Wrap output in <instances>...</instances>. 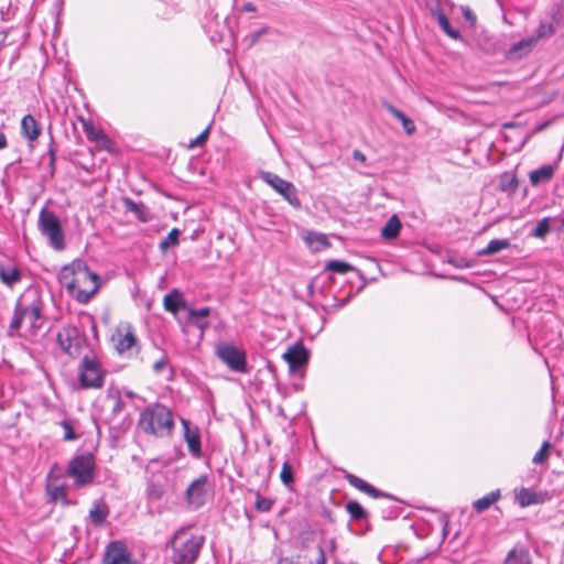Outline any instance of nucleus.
<instances>
[{
    "label": "nucleus",
    "mask_w": 564,
    "mask_h": 564,
    "mask_svg": "<svg viewBox=\"0 0 564 564\" xmlns=\"http://www.w3.org/2000/svg\"><path fill=\"white\" fill-rule=\"evenodd\" d=\"M45 321L44 301L41 292L35 288L26 289L17 300L11 318L8 336L19 335L23 323L29 326L31 334H36L42 328Z\"/></svg>",
    "instance_id": "nucleus-1"
},
{
    "label": "nucleus",
    "mask_w": 564,
    "mask_h": 564,
    "mask_svg": "<svg viewBox=\"0 0 564 564\" xmlns=\"http://www.w3.org/2000/svg\"><path fill=\"white\" fill-rule=\"evenodd\" d=\"M167 365L169 358L165 352H162L161 358L153 364V370L154 372L160 373Z\"/></svg>",
    "instance_id": "nucleus-47"
},
{
    "label": "nucleus",
    "mask_w": 564,
    "mask_h": 564,
    "mask_svg": "<svg viewBox=\"0 0 564 564\" xmlns=\"http://www.w3.org/2000/svg\"><path fill=\"white\" fill-rule=\"evenodd\" d=\"M209 135V127H207L204 131L200 132L194 140L191 141L189 147L194 148L203 144Z\"/></svg>",
    "instance_id": "nucleus-46"
},
{
    "label": "nucleus",
    "mask_w": 564,
    "mask_h": 564,
    "mask_svg": "<svg viewBox=\"0 0 564 564\" xmlns=\"http://www.w3.org/2000/svg\"><path fill=\"white\" fill-rule=\"evenodd\" d=\"M555 220H557L560 223L557 229L561 230L564 228V217L562 218H555Z\"/></svg>",
    "instance_id": "nucleus-56"
},
{
    "label": "nucleus",
    "mask_w": 564,
    "mask_h": 564,
    "mask_svg": "<svg viewBox=\"0 0 564 564\" xmlns=\"http://www.w3.org/2000/svg\"><path fill=\"white\" fill-rule=\"evenodd\" d=\"M401 221L397 215H392L381 229V236L384 239H394L399 236Z\"/></svg>",
    "instance_id": "nucleus-31"
},
{
    "label": "nucleus",
    "mask_w": 564,
    "mask_h": 564,
    "mask_svg": "<svg viewBox=\"0 0 564 564\" xmlns=\"http://www.w3.org/2000/svg\"><path fill=\"white\" fill-rule=\"evenodd\" d=\"M261 180L270 185L276 193H279L292 207L300 209L302 207L301 199L297 195V189L293 183L280 177L272 172H261Z\"/></svg>",
    "instance_id": "nucleus-8"
},
{
    "label": "nucleus",
    "mask_w": 564,
    "mask_h": 564,
    "mask_svg": "<svg viewBox=\"0 0 564 564\" xmlns=\"http://www.w3.org/2000/svg\"><path fill=\"white\" fill-rule=\"evenodd\" d=\"M8 147V140L3 132H0V150Z\"/></svg>",
    "instance_id": "nucleus-54"
},
{
    "label": "nucleus",
    "mask_w": 564,
    "mask_h": 564,
    "mask_svg": "<svg viewBox=\"0 0 564 564\" xmlns=\"http://www.w3.org/2000/svg\"><path fill=\"white\" fill-rule=\"evenodd\" d=\"M42 128L32 115H25L21 120V134L31 144L40 138Z\"/></svg>",
    "instance_id": "nucleus-18"
},
{
    "label": "nucleus",
    "mask_w": 564,
    "mask_h": 564,
    "mask_svg": "<svg viewBox=\"0 0 564 564\" xmlns=\"http://www.w3.org/2000/svg\"><path fill=\"white\" fill-rule=\"evenodd\" d=\"M268 31H269V28H268V26H263V28H261L260 30H258V31H256V32L251 33V34H250V45H253L254 43H257V42L259 41V39H260L263 34L268 33Z\"/></svg>",
    "instance_id": "nucleus-48"
},
{
    "label": "nucleus",
    "mask_w": 564,
    "mask_h": 564,
    "mask_svg": "<svg viewBox=\"0 0 564 564\" xmlns=\"http://www.w3.org/2000/svg\"><path fill=\"white\" fill-rule=\"evenodd\" d=\"M99 276L86 264L65 265L59 273V282L68 293L82 304H87L99 290Z\"/></svg>",
    "instance_id": "nucleus-2"
},
{
    "label": "nucleus",
    "mask_w": 564,
    "mask_h": 564,
    "mask_svg": "<svg viewBox=\"0 0 564 564\" xmlns=\"http://www.w3.org/2000/svg\"><path fill=\"white\" fill-rule=\"evenodd\" d=\"M215 354L230 370L240 373L247 372L246 354L235 345L221 343L217 345Z\"/></svg>",
    "instance_id": "nucleus-9"
},
{
    "label": "nucleus",
    "mask_w": 564,
    "mask_h": 564,
    "mask_svg": "<svg viewBox=\"0 0 564 564\" xmlns=\"http://www.w3.org/2000/svg\"><path fill=\"white\" fill-rule=\"evenodd\" d=\"M516 499L521 507H528L541 502L539 495L528 488H521L516 494Z\"/></svg>",
    "instance_id": "nucleus-32"
},
{
    "label": "nucleus",
    "mask_w": 564,
    "mask_h": 564,
    "mask_svg": "<svg viewBox=\"0 0 564 564\" xmlns=\"http://www.w3.org/2000/svg\"><path fill=\"white\" fill-rule=\"evenodd\" d=\"M109 399L112 400V409H111V416L109 419H107V423L110 425L111 433L119 434L120 432H122L124 430L126 424H124V422H122L120 424V427H117L113 423H115L116 417L122 413V411L126 406V403L121 399L119 393H117L115 395L110 394Z\"/></svg>",
    "instance_id": "nucleus-20"
},
{
    "label": "nucleus",
    "mask_w": 564,
    "mask_h": 564,
    "mask_svg": "<svg viewBox=\"0 0 564 564\" xmlns=\"http://www.w3.org/2000/svg\"><path fill=\"white\" fill-rule=\"evenodd\" d=\"M139 426L147 434L158 437L167 436L174 427L172 412L160 403L150 405L141 412Z\"/></svg>",
    "instance_id": "nucleus-4"
},
{
    "label": "nucleus",
    "mask_w": 564,
    "mask_h": 564,
    "mask_svg": "<svg viewBox=\"0 0 564 564\" xmlns=\"http://www.w3.org/2000/svg\"><path fill=\"white\" fill-rule=\"evenodd\" d=\"M37 227L55 250L65 249V236L59 218L53 210L43 207L39 214Z\"/></svg>",
    "instance_id": "nucleus-6"
},
{
    "label": "nucleus",
    "mask_w": 564,
    "mask_h": 564,
    "mask_svg": "<svg viewBox=\"0 0 564 564\" xmlns=\"http://www.w3.org/2000/svg\"><path fill=\"white\" fill-rule=\"evenodd\" d=\"M498 188L501 192L513 193L518 188V180L514 173L505 172L499 177Z\"/></svg>",
    "instance_id": "nucleus-33"
},
{
    "label": "nucleus",
    "mask_w": 564,
    "mask_h": 564,
    "mask_svg": "<svg viewBox=\"0 0 564 564\" xmlns=\"http://www.w3.org/2000/svg\"><path fill=\"white\" fill-rule=\"evenodd\" d=\"M122 204L126 210L134 214L141 223H147L150 220L149 210L142 202L137 203L130 197H123Z\"/></svg>",
    "instance_id": "nucleus-24"
},
{
    "label": "nucleus",
    "mask_w": 564,
    "mask_h": 564,
    "mask_svg": "<svg viewBox=\"0 0 564 564\" xmlns=\"http://www.w3.org/2000/svg\"><path fill=\"white\" fill-rule=\"evenodd\" d=\"M181 231L177 228H173L165 239L160 242V250L165 252L169 248L178 245V237Z\"/></svg>",
    "instance_id": "nucleus-39"
},
{
    "label": "nucleus",
    "mask_w": 564,
    "mask_h": 564,
    "mask_svg": "<svg viewBox=\"0 0 564 564\" xmlns=\"http://www.w3.org/2000/svg\"><path fill=\"white\" fill-rule=\"evenodd\" d=\"M78 380L83 389H100L105 384L101 362L95 355H85L79 364Z\"/></svg>",
    "instance_id": "nucleus-7"
},
{
    "label": "nucleus",
    "mask_w": 564,
    "mask_h": 564,
    "mask_svg": "<svg viewBox=\"0 0 564 564\" xmlns=\"http://www.w3.org/2000/svg\"><path fill=\"white\" fill-rule=\"evenodd\" d=\"M109 513L110 509L104 500H95L91 509L89 510V520L95 527H102L106 523Z\"/></svg>",
    "instance_id": "nucleus-19"
},
{
    "label": "nucleus",
    "mask_w": 564,
    "mask_h": 564,
    "mask_svg": "<svg viewBox=\"0 0 564 564\" xmlns=\"http://www.w3.org/2000/svg\"><path fill=\"white\" fill-rule=\"evenodd\" d=\"M510 247L508 239H492L486 248L478 251V256H489Z\"/></svg>",
    "instance_id": "nucleus-35"
},
{
    "label": "nucleus",
    "mask_w": 564,
    "mask_h": 564,
    "mask_svg": "<svg viewBox=\"0 0 564 564\" xmlns=\"http://www.w3.org/2000/svg\"><path fill=\"white\" fill-rule=\"evenodd\" d=\"M550 447L551 444L547 441L543 442L541 448L533 456L532 462L534 464H543L549 457Z\"/></svg>",
    "instance_id": "nucleus-44"
},
{
    "label": "nucleus",
    "mask_w": 564,
    "mask_h": 564,
    "mask_svg": "<svg viewBox=\"0 0 564 564\" xmlns=\"http://www.w3.org/2000/svg\"><path fill=\"white\" fill-rule=\"evenodd\" d=\"M59 425L64 430V436H63L64 441L69 442V441H75L78 438V435L75 433V429H74L72 421L63 420L59 422Z\"/></svg>",
    "instance_id": "nucleus-43"
},
{
    "label": "nucleus",
    "mask_w": 564,
    "mask_h": 564,
    "mask_svg": "<svg viewBox=\"0 0 564 564\" xmlns=\"http://www.w3.org/2000/svg\"><path fill=\"white\" fill-rule=\"evenodd\" d=\"M208 476L203 475L193 480L185 491V498L188 505L195 508L202 507L206 501Z\"/></svg>",
    "instance_id": "nucleus-13"
},
{
    "label": "nucleus",
    "mask_w": 564,
    "mask_h": 564,
    "mask_svg": "<svg viewBox=\"0 0 564 564\" xmlns=\"http://www.w3.org/2000/svg\"><path fill=\"white\" fill-rule=\"evenodd\" d=\"M434 15L436 17V20H437V23L440 25V28L452 39L454 40H459L462 36H460V33L458 30H455L449 24V21L448 19L446 18V15L444 14L443 11L441 10H437L436 12H434Z\"/></svg>",
    "instance_id": "nucleus-34"
},
{
    "label": "nucleus",
    "mask_w": 564,
    "mask_h": 564,
    "mask_svg": "<svg viewBox=\"0 0 564 564\" xmlns=\"http://www.w3.org/2000/svg\"><path fill=\"white\" fill-rule=\"evenodd\" d=\"M205 543V536L188 529L177 530L171 540L173 564H195Z\"/></svg>",
    "instance_id": "nucleus-3"
},
{
    "label": "nucleus",
    "mask_w": 564,
    "mask_h": 564,
    "mask_svg": "<svg viewBox=\"0 0 564 564\" xmlns=\"http://www.w3.org/2000/svg\"><path fill=\"white\" fill-rule=\"evenodd\" d=\"M65 474L73 479L75 488H85L95 484L96 457L93 453L84 452L74 455L67 463Z\"/></svg>",
    "instance_id": "nucleus-5"
},
{
    "label": "nucleus",
    "mask_w": 564,
    "mask_h": 564,
    "mask_svg": "<svg viewBox=\"0 0 564 564\" xmlns=\"http://www.w3.org/2000/svg\"><path fill=\"white\" fill-rule=\"evenodd\" d=\"M82 289H89V283H80Z\"/></svg>",
    "instance_id": "nucleus-59"
},
{
    "label": "nucleus",
    "mask_w": 564,
    "mask_h": 564,
    "mask_svg": "<svg viewBox=\"0 0 564 564\" xmlns=\"http://www.w3.org/2000/svg\"><path fill=\"white\" fill-rule=\"evenodd\" d=\"M57 343L64 352L72 358H77L82 354L85 338L79 334L76 327H65L58 332Z\"/></svg>",
    "instance_id": "nucleus-11"
},
{
    "label": "nucleus",
    "mask_w": 564,
    "mask_h": 564,
    "mask_svg": "<svg viewBox=\"0 0 564 564\" xmlns=\"http://www.w3.org/2000/svg\"><path fill=\"white\" fill-rule=\"evenodd\" d=\"M463 14L466 21L470 22L471 24H475L476 22V15L473 13V11L469 8H465L463 10Z\"/></svg>",
    "instance_id": "nucleus-49"
},
{
    "label": "nucleus",
    "mask_w": 564,
    "mask_h": 564,
    "mask_svg": "<svg viewBox=\"0 0 564 564\" xmlns=\"http://www.w3.org/2000/svg\"><path fill=\"white\" fill-rule=\"evenodd\" d=\"M536 45L534 40L527 37L521 39L517 43L512 44L510 48L505 52V58L507 61H519L528 56Z\"/></svg>",
    "instance_id": "nucleus-17"
},
{
    "label": "nucleus",
    "mask_w": 564,
    "mask_h": 564,
    "mask_svg": "<svg viewBox=\"0 0 564 564\" xmlns=\"http://www.w3.org/2000/svg\"><path fill=\"white\" fill-rule=\"evenodd\" d=\"M22 279V273L17 265H4L0 264V281L12 288L14 284L20 282Z\"/></svg>",
    "instance_id": "nucleus-25"
},
{
    "label": "nucleus",
    "mask_w": 564,
    "mask_h": 564,
    "mask_svg": "<svg viewBox=\"0 0 564 564\" xmlns=\"http://www.w3.org/2000/svg\"><path fill=\"white\" fill-rule=\"evenodd\" d=\"M346 511L349 513L352 520H365L368 518V512L365 508L356 500H349L346 506Z\"/></svg>",
    "instance_id": "nucleus-37"
},
{
    "label": "nucleus",
    "mask_w": 564,
    "mask_h": 564,
    "mask_svg": "<svg viewBox=\"0 0 564 564\" xmlns=\"http://www.w3.org/2000/svg\"><path fill=\"white\" fill-rule=\"evenodd\" d=\"M308 350L301 343L291 346L283 355L292 372L305 366L308 362Z\"/></svg>",
    "instance_id": "nucleus-15"
},
{
    "label": "nucleus",
    "mask_w": 564,
    "mask_h": 564,
    "mask_svg": "<svg viewBox=\"0 0 564 564\" xmlns=\"http://www.w3.org/2000/svg\"><path fill=\"white\" fill-rule=\"evenodd\" d=\"M164 308L171 313H177L181 308L185 307L183 295L178 290H172L163 299Z\"/></svg>",
    "instance_id": "nucleus-26"
},
{
    "label": "nucleus",
    "mask_w": 564,
    "mask_h": 564,
    "mask_svg": "<svg viewBox=\"0 0 564 564\" xmlns=\"http://www.w3.org/2000/svg\"><path fill=\"white\" fill-rule=\"evenodd\" d=\"M554 33H555V26L552 22L541 21L536 29L535 35L530 36V39H533L534 44L536 45L540 40L549 39Z\"/></svg>",
    "instance_id": "nucleus-36"
},
{
    "label": "nucleus",
    "mask_w": 564,
    "mask_h": 564,
    "mask_svg": "<svg viewBox=\"0 0 564 564\" xmlns=\"http://www.w3.org/2000/svg\"><path fill=\"white\" fill-rule=\"evenodd\" d=\"M345 479L348 481L349 485H351L352 487L357 488L358 490L371 496L372 498L388 497L387 494L372 487L367 481L362 480L361 478L357 477L356 475L346 474Z\"/></svg>",
    "instance_id": "nucleus-21"
},
{
    "label": "nucleus",
    "mask_w": 564,
    "mask_h": 564,
    "mask_svg": "<svg viewBox=\"0 0 564 564\" xmlns=\"http://www.w3.org/2000/svg\"><path fill=\"white\" fill-rule=\"evenodd\" d=\"M184 427V437L187 443L188 452L196 458L202 456V444L199 431L196 426L191 427V423L187 420H182Z\"/></svg>",
    "instance_id": "nucleus-16"
},
{
    "label": "nucleus",
    "mask_w": 564,
    "mask_h": 564,
    "mask_svg": "<svg viewBox=\"0 0 564 564\" xmlns=\"http://www.w3.org/2000/svg\"><path fill=\"white\" fill-rule=\"evenodd\" d=\"M318 557L316 558V564H326L325 551L322 545L317 546Z\"/></svg>",
    "instance_id": "nucleus-50"
},
{
    "label": "nucleus",
    "mask_w": 564,
    "mask_h": 564,
    "mask_svg": "<svg viewBox=\"0 0 564 564\" xmlns=\"http://www.w3.org/2000/svg\"><path fill=\"white\" fill-rule=\"evenodd\" d=\"M501 497L500 490H494L487 494L486 496L475 500L473 502V508L477 513H482L488 510L494 503H496Z\"/></svg>",
    "instance_id": "nucleus-28"
},
{
    "label": "nucleus",
    "mask_w": 564,
    "mask_h": 564,
    "mask_svg": "<svg viewBox=\"0 0 564 564\" xmlns=\"http://www.w3.org/2000/svg\"><path fill=\"white\" fill-rule=\"evenodd\" d=\"M84 131L88 141H95L102 149H108L110 140L101 130L95 128L91 122H84Z\"/></svg>",
    "instance_id": "nucleus-27"
},
{
    "label": "nucleus",
    "mask_w": 564,
    "mask_h": 564,
    "mask_svg": "<svg viewBox=\"0 0 564 564\" xmlns=\"http://www.w3.org/2000/svg\"><path fill=\"white\" fill-rule=\"evenodd\" d=\"M163 492H164V490H163L162 486L153 484V482H151L147 489L148 498L153 501L160 500L163 496Z\"/></svg>",
    "instance_id": "nucleus-45"
},
{
    "label": "nucleus",
    "mask_w": 564,
    "mask_h": 564,
    "mask_svg": "<svg viewBox=\"0 0 564 564\" xmlns=\"http://www.w3.org/2000/svg\"><path fill=\"white\" fill-rule=\"evenodd\" d=\"M111 339L116 350L120 355H124L133 348H135L137 351L139 350V340L130 324L118 326Z\"/></svg>",
    "instance_id": "nucleus-12"
},
{
    "label": "nucleus",
    "mask_w": 564,
    "mask_h": 564,
    "mask_svg": "<svg viewBox=\"0 0 564 564\" xmlns=\"http://www.w3.org/2000/svg\"><path fill=\"white\" fill-rule=\"evenodd\" d=\"M8 39V31H0V51L6 46Z\"/></svg>",
    "instance_id": "nucleus-52"
},
{
    "label": "nucleus",
    "mask_w": 564,
    "mask_h": 564,
    "mask_svg": "<svg viewBox=\"0 0 564 564\" xmlns=\"http://www.w3.org/2000/svg\"><path fill=\"white\" fill-rule=\"evenodd\" d=\"M242 11L245 12H256L257 7L252 2H245L242 4Z\"/></svg>",
    "instance_id": "nucleus-51"
},
{
    "label": "nucleus",
    "mask_w": 564,
    "mask_h": 564,
    "mask_svg": "<svg viewBox=\"0 0 564 564\" xmlns=\"http://www.w3.org/2000/svg\"><path fill=\"white\" fill-rule=\"evenodd\" d=\"M318 241L324 243V245H327V238L325 235H321V237L318 238Z\"/></svg>",
    "instance_id": "nucleus-57"
},
{
    "label": "nucleus",
    "mask_w": 564,
    "mask_h": 564,
    "mask_svg": "<svg viewBox=\"0 0 564 564\" xmlns=\"http://www.w3.org/2000/svg\"><path fill=\"white\" fill-rule=\"evenodd\" d=\"M550 230V218L545 217L538 223L536 227L532 231V236L536 238H544Z\"/></svg>",
    "instance_id": "nucleus-42"
},
{
    "label": "nucleus",
    "mask_w": 564,
    "mask_h": 564,
    "mask_svg": "<svg viewBox=\"0 0 564 564\" xmlns=\"http://www.w3.org/2000/svg\"><path fill=\"white\" fill-rule=\"evenodd\" d=\"M505 564H532L529 550L522 544H517L509 551Z\"/></svg>",
    "instance_id": "nucleus-23"
},
{
    "label": "nucleus",
    "mask_w": 564,
    "mask_h": 564,
    "mask_svg": "<svg viewBox=\"0 0 564 564\" xmlns=\"http://www.w3.org/2000/svg\"><path fill=\"white\" fill-rule=\"evenodd\" d=\"M48 165H50V169H51V173L53 174L54 170H55V161L50 160Z\"/></svg>",
    "instance_id": "nucleus-58"
},
{
    "label": "nucleus",
    "mask_w": 564,
    "mask_h": 564,
    "mask_svg": "<svg viewBox=\"0 0 564 564\" xmlns=\"http://www.w3.org/2000/svg\"><path fill=\"white\" fill-rule=\"evenodd\" d=\"M556 169V164H545L536 170H533L529 174L530 182L533 186H538L542 183L550 182Z\"/></svg>",
    "instance_id": "nucleus-22"
},
{
    "label": "nucleus",
    "mask_w": 564,
    "mask_h": 564,
    "mask_svg": "<svg viewBox=\"0 0 564 564\" xmlns=\"http://www.w3.org/2000/svg\"><path fill=\"white\" fill-rule=\"evenodd\" d=\"M386 109L394 117L397 118L398 120L401 121L402 123V127L404 129V131L408 133V134H412L414 133L415 131V124H414V121L412 119H410L409 117H406L401 110H399L398 108H395L393 105L389 104V102H384L383 104Z\"/></svg>",
    "instance_id": "nucleus-29"
},
{
    "label": "nucleus",
    "mask_w": 564,
    "mask_h": 564,
    "mask_svg": "<svg viewBox=\"0 0 564 564\" xmlns=\"http://www.w3.org/2000/svg\"><path fill=\"white\" fill-rule=\"evenodd\" d=\"M210 314L209 307L191 308L188 311V319L192 324L204 330L208 327V323L205 318Z\"/></svg>",
    "instance_id": "nucleus-30"
},
{
    "label": "nucleus",
    "mask_w": 564,
    "mask_h": 564,
    "mask_svg": "<svg viewBox=\"0 0 564 564\" xmlns=\"http://www.w3.org/2000/svg\"><path fill=\"white\" fill-rule=\"evenodd\" d=\"M273 503V499L262 497L259 491H256L254 509L258 512H269L272 509Z\"/></svg>",
    "instance_id": "nucleus-40"
},
{
    "label": "nucleus",
    "mask_w": 564,
    "mask_h": 564,
    "mask_svg": "<svg viewBox=\"0 0 564 564\" xmlns=\"http://www.w3.org/2000/svg\"><path fill=\"white\" fill-rule=\"evenodd\" d=\"M352 158H354L355 160H357V161L362 162V163H365V162H366V155H365L361 151H359V150H355V151L352 152Z\"/></svg>",
    "instance_id": "nucleus-53"
},
{
    "label": "nucleus",
    "mask_w": 564,
    "mask_h": 564,
    "mask_svg": "<svg viewBox=\"0 0 564 564\" xmlns=\"http://www.w3.org/2000/svg\"><path fill=\"white\" fill-rule=\"evenodd\" d=\"M45 491L51 502H62L64 506L69 505L67 499L66 482L63 479L59 466L55 463L47 476Z\"/></svg>",
    "instance_id": "nucleus-10"
},
{
    "label": "nucleus",
    "mask_w": 564,
    "mask_h": 564,
    "mask_svg": "<svg viewBox=\"0 0 564 564\" xmlns=\"http://www.w3.org/2000/svg\"><path fill=\"white\" fill-rule=\"evenodd\" d=\"M104 562L105 564H133L131 554L121 541H113L108 544Z\"/></svg>",
    "instance_id": "nucleus-14"
},
{
    "label": "nucleus",
    "mask_w": 564,
    "mask_h": 564,
    "mask_svg": "<svg viewBox=\"0 0 564 564\" xmlns=\"http://www.w3.org/2000/svg\"><path fill=\"white\" fill-rule=\"evenodd\" d=\"M325 270H328V271H332L335 273H339V274H345L349 271H352L354 267L351 264H349L348 262H345L341 260H330L326 263Z\"/></svg>",
    "instance_id": "nucleus-38"
},
{
    "label": "nucleus",
    "mask_w": 564,
    "mask_h": 564,
    "mask_svg": "<svg viewBox=\"0 0 564 564\" xmlns=\"http://www.w3.org/2000/svg\"><path fill=\"white\" fill-rule=\"evenodd\" d=\"M48 154H50V160L56 161V150L54 149L53 144H51L48 148Z\"/></svg>",
    "instance_id": "nucleus-55"
},
{
    "label": "nucleus",
    "mask_w": 564,
    "mask_h": 564,
    "mask_svg": "<svg viewBox=\"0 0 564 564\" xmlns=\"http://www.w3.org/2000/svg\"><path fill=\"white\" fill-rule=\"evenodd\" d=\"M280 479L286 487H290L294 482L293 468L288 460L282 465Z\"/></svg>",
    "instance_id": "nucleus-41"
}]
</instances>
